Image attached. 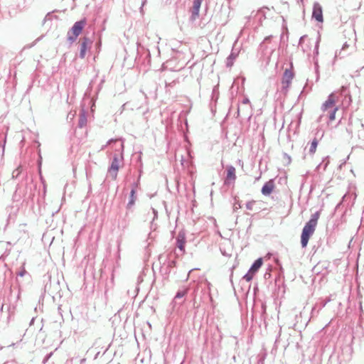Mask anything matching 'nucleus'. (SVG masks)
Wrapping results in <instances>:
<instances>
[{"instance_id": "f03ea898", "label": "nucleus", "mask_w": 364, "mask_h": 364, "mask_svg": "<svg viewBox=\"0 0 364 364\" xmlns=\"http://www.w3.org/2000/svg\"><path fill=\"white\" fill-rule=\"evenodd\" d=\"M85 24L86 22L85 20L75 22L71 30L68 33V40L71 43L74 42L81 33Z\"/></svg>"}, {"instance_id": "4468645a", "label": "nucleus", "mask_w": 364, "mask_h": 364, "mask_svg": "<svg viewBox=\"0 0 364 364\" xmlns=\"http://www.w3.org/2000/svg\"><path fill=\"white\" fill-rule=\"evenodd\" d=\"M200 6V0H195L193 1V16L198 15Z\"/></svg>"}, {"instance_id": "39448f33", "label": "nucleus", "mask_w": 364, "mask_h": 364, "mask_svg": "<svg viewBox=\"0 0 364 364\" xmlns=\"http://www.w3.org/2000/svg\"><path fill=\"white\" fill-rule=\"evenodd\" d=\"M337 97L334 93H331L328 100L322 105L321 109L323 112L332 111L333 109H338L336 107V102Z\"/></svg>"}, {"instance_id": "6e6552de", "label": "nucleus", "mask_w": 364, "mask_h": 364, "mask_svg": "<svg viewBox=\"0 0 364 364\" xmlns=\"http://www.w3.org/2000/svg\"><path fill=\"white\" fill-rule=\"evenodd\" d=\"M312 16L318 22H323V21L322 7L317 2L314 4Z\"/></svg>"}, {"instance_id": "20e7f679", "label": "nucleus", "mask_w": 364, "mask_h": 364, "mask_svg": "<svg viewBox=\"0 0 364 364\" xmlns=\"http://www.w3.org/2000/svg\"><path fill=\"white\" fill-rule=\"evenodd\" d=\"M113 144L112 149L115 151V154H118L123 159L124 144L120 139H110L107 141V144L102 147L104 149L105 146Z\"/></svg>"}, {"instance_id": "6ab92c4d", "label": "nucleus", "mask_w": 364, "mask_h": 364, "mask_svg": "<svg viewBox=\"0 0 364 364\" xmlns=\"http://www.w3.org/2000/svg\"><path fill=\"white\" fill-rule=\"evenodd\" d=\"M255 200H251V201H249L246 203V208L247 209L250 210H253L254 209V205L255 204Z\"/></svg>"}, {"instance_id": "7c9ffc66", "label": "nucleus", "mask_w": 364, "mask_h": 364, "mask_svg": "<svg viewBox=\"0 0 364 364\" xmlns=\"http://www.w3.org/2000/svg\"><path fill=\"white\" fill-rule=\"evenodd\" d=\"M70 116L71 118H73L75 117V114H73L72 115L70 114H68V117Z\"/></svg>"}, {"instance_id": "f8f14e48", "label": "nucleus", "mask_w": 364, "mask_h": 364, "mask_svg": "<svg viewBox=\"0 0 364 364\" xmlns=\"http://www.w3.org/2000/svg\"><path fill=\"white\" fill-rule=\"evenodd\" d=\"M262 265V259L259 258L253 263V264L250 267V272L255 274L258 271V269L261 267Z\"/></svg>"}, {"instance_id": "393cba45", "label": "nucleus", "mask_w": 364, "mask_h": 364, "mask_svg": "<svg viewBox=\"0 0 364 364\" xmlns=\"http://www.w3.org/2000/svg\"><path fill=\"white\" fill-rule=\"evenodd\" d=\"M26 273V269L24 268H23V269L18 273V275L20 277H23Z\"/></svg>"}, {"instance_id": "1a4fd4ad", "label": "nucleus", "mask_w": 364, "mask_h": 364, "mask_svg": "<svg viewBox=\"0 0 364 364\" xmlns=\"http://www.w3.org/2000/svg\"><path fill=\"white\" fill-rule=\"evenodd\" d=\"M274 188V183L272 180H269L262 188V193L264 196H269Z\"/></svg>"}, {"instance_id": "f257e3e1", "label": "nucleus", "mask_w": 364, "mask_h": 364, "mask_svg": "<svg viewBox=\"0 0 364 364\" xmlns=\"http://www.w3.org/2000/svg\"><path fill=\"white\" fill-rule=\"evenodd\" d=\"M318 218L319 213L316 212L311 215L309 221L304 225L301 235V244L302 247H306L310 237L315 231Z\"/></svg>"}, {"instance_id": "a878e982", "label": "nucleus", "mask_w": 364, "mask_h": 364, "mask_svg": "<svg viewBox=\"0 0 364 364\" xmlns=\"http://www.w3.org/2000/svg\"><path fill=\"white\" fill-rule=\"evenodd\" d=\"M241 206H240V204L239 203H235L234 204V206H233V208H234V210H237L238 208H240Z\"/></svg>"}, {"instance_id": "5701e85b", "label": "nucleus", "mask_w": 364, "mask_h": 364, "mask_svg": "<svg viewBox=\"0 0 364 364\" xmlns=\"http://www.w3.org/2000/svg\"><path fill=\"white\" fill-rule=\"evenodd\" d=\"M306 39V36H303L299 39V45L302 47V44L304 43Z\"/></svg>"}, {"instance_id": "7ed1b4c3", "label": "nucleus", "mask_w": 364, "mask_h": 364, "mask_svg": "<svg viewBox=\"0 0 364 364\" xmlns=\"http://www.w3.org/2000/svg\"><path fill=\"white\" fill-rule=\"evenodd\" d=\"M122 159L117 154H114L112 161L107 171V176L115 180L117 177L118 171Z\"/></svg>"}, {"instance_id": "4be33fe9", "label": "nucleus", "mask_w": 364, "mask_h": 364, "mask_svg": "<svg viewBox=\"0 0 364 364\" xmlns=\"http://www.w3.org/2000/svg\"><path fill=\"white\" fill-rule=\"evenodd\" d=\"M21 173V171L19 169V168H16V170H14L12 173V177L13 178H16L18 176V175L20 174Z\"/></svg>"}, {"instance_id": "9b49d317", "label": "nucleus", "mask_w": 364, "mask_h": 364, "mask_svg": "<svg viewBox=\"0 0 364 364\" xmlns=\"http://www.w3.org/2000/svg\"><path fill=\"white\" fill-rule=\"evenodd\" d=\"M236 178L235 168L232 166L227 167V181H235Z\"/></svg>"}, {"instance_id": "a211bd4d", "label": "nucleus", "mask_w": 364, "mask_h": 364, "mask_svg": "<svg viewBox=\"0 0 364 364\" xmlns=\"http://www.w3.org/2000/svg\"><path fill=\"white\" fill-rule=\"evenodd\" d=\"M338 109H333L332 111L327 112L329 115L330 121H333L336 118V112Z\"/></svg>"}, {"instance_id": "bb28decb", "label": "nucleus", "mask_w": 364, "mask_h": 364, "mask_svg": "<svg viewBox=\"0 0 364 364\" xmlns=\"http://www.w3.org/2000/svg\"><path fill=\"white\" fill-rule=\"evenodd\" d=\"M250 103V100L248 98L245 97L242 100V104L244 105H247V104H249Z\"/></svg>"}, {"instance_id": "b1692460", "label": "nucleus", "mask_w": 364, "mask_h": 364, "mask_svg": "<svg viewBox=\"0 0 364 364\" xmlns=\"http://www.w3.org/2000/svg\"><path fill=\"white\" fill-rule=\"evenodd\" d=\"M266 10H269L268 8L267 7H264V8H262L259 11V14H261L262 15H265L266 14Z\"/></svg>"}, {"instance_id": "cd10ccee", "label": "nucleus", "mask_w": 364, "mask_h": 364, "mask_svg": "<svg viewBox=\"0 0 364 364\" xmlns=\"http://www.w3.org/2000/svg\"><path fill=\"white\" fill-rule=\"evenodd\" d=\"M152 210H153V213H154V216H155V217H156V216H157V212H156V210L155 209H154V208H153Z\"/></svg>"}, {"instance_id": "423d86ee", "label": "nucleus", "mask_w": 364, "mask_h": 364, "mask_svg": "<svg viewBox=\"0 0 364 364\" xmlns=\"http://www.w3.org/2000/svg\"><path fill=\"white\" fill-rule=\"evenodd\" d=\"M92 44V41L89 38L84 37L82 38L80 48V57L81 58H84L85 57L87 50L90 48Z\"/></svg>"}, {"instance_id": "c756f323", "label": "nucleus", "mask_w": 364, "mask_h": 364, "mask_svg": "<svg viewBox=\"0 0 364 364\" xmlns=\"http://www.w3.org/2000/svg\"><path fill=\"white\" fill-rule=\"evenodd\" d=\"M70 116L71 118H73L75 117V114H73L72 115L70 114H68V117Z\"/></svg>"}, {"instance_id": "ddd939ff", "label": "nucleus", "mask_w": 364, "mask_h": 364, "mask_svg": "<svg viewBox=\"0 0 364 364\" xmlns=\"http://www.w3.org/2000/svg\"><path fill=\"white\" fill-rule=\"evenodd\" d=\"M135 193H136L135 188H134V187H133V188L132 189L131 193H130V200L127 204V207L129 208H131L135 203V200H136Z\"/></svg>"}, {"instance_id": "9d476101", "label": "nucleus", "mask_w": 364, "mask_h": 364, "mask_svg": "<svg viewBox=\"0 0 364 364\" xmlns=\"http://www.w3.org/2000/svg\"><path fill=\"white\" fill-rule=\"evenodd\" d=\"M176 245L181 251H184V245L186 242L185 235L183 232H179L176 238Z\"/></svg>"}, {"instance_id": "f3484780", "label": "nucleus", "mask_w": 364, "mask_h": 364, "mask_svg": "<svg viewBox=\"0 0 364 364\" xmlns=\"http://www.w3.org/2000/svg\"><path fill=\"white\" fill-rule=\"evenodd\" d=\"M254 274H255L249 269L248 272L243 277V279L247 282H250L252 279Z\"/></svg>"}, {"instance_id": "2eb2a0df", "label": "nucleus", "mask_w": 364, "mask_h": 364, "mask_svg": "<svg viewBox=\"0 0 364 364\" xmlns=\"http://www.w3.org/2000/svg\"><path fill=\"white\" fill-rule=\"evenodd\" d=\"M87 124V117L85 114V112H82L80 115V119H79V123H78V125L80 127H83L84 126H85Z\"/></svg>"}, {"instance_id": "0eeeda50", "label": "nucleus", "mask_w": 364, "mask_h": 364, "mask_svg": "<svg viewBox=\"0 0 364 364\" xmlns=\"http://www.w3.org/2000/svg\"><path fill=\"white\" fill-rule=\"evenodd\" d=\"M294 77V74L290 70H285L283 77H282V87L283 89H287L291 82Z\"/></svg>"}, {"instance_id": "c85d7f7f", "label": "nucleus", "mask_w": 364, "mask_h": 364, "mask_svg": "<svg viewBox=\"0 0 364 364\" xmlns=\"http://www.w3.org/2000/svg\"><path fill=\"white\" fill-rule=\"evenodd\" d=\"M70 116L71 118H73L75 117V114H73L72 115L70 114H68V117Z\"/></svg>"}, {"instance_id": "aec40b11", "label": "nucleus", "mask_w": 364, "mask_h": 364, "mask_svg": "<svg viewBox=\"0 0 364 364\" xmlns=\"http://www.w3.org/2000/svg\"><path fill=\"white\" fill-rule=\"evenodd\" d=\"M186 294V290H183V291H178L176 295V296H175V300L183 297Z\"/></svg>"}, {"instance_id": "dca6fc26", "label": "nucleus", "mask_w": 364, "mask_h": 364, "mask_svg": "<svg viewBox=\"0 0 364 364\" xmlns=\"http://www.w3.org/2000/svg\"><path fill=\"white\" fill-rule=\"evenodd\" d=\"M317 146H318V141L316 139H314L311 143V146H310V148H309V153L311 154H314L315 152H316V148H317Z\"/></svg>"}, {"instance_id": "412c9836", "label": "nucleus", "mask_w": 364, "mask_h": 364, "mask_svg": "<svg viewBox=\"0 0 364 364\" xmlns=\"http://www.w3.org/2000/svg\"><path fill=\"white\" fill-rule=\"evenodd\" d=\"M310 43H313L315 44V48H314V50H315V54L317 55L318 54V43H319V41L318 40H316V41H311V40H309Z\"/></svg>"}]
</instances>
